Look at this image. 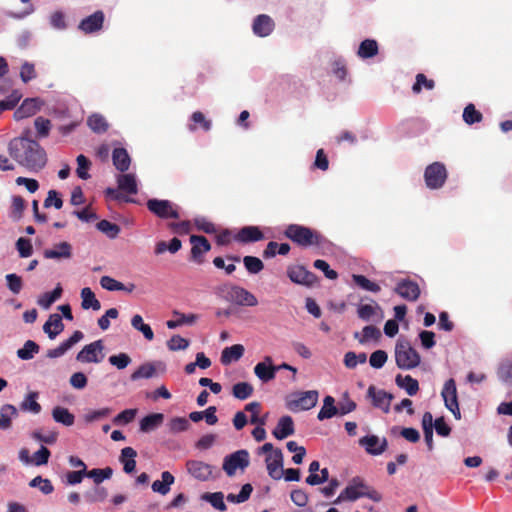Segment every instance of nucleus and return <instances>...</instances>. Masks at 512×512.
Returning <instances> with one entry per match:
<instances>
[{
  "label": "nucleus",
  "instance_id": "obj_1",
  "mask_svg": "<svg viewBox=\"0 0 512 512\" xmlns=\"http://www.w3.org/2000/svg\"><path fill=\"white\" fill-rule=\"evenodd\" d=\"M10 156L31 172H39L47 163V155L40 144L26 137H16L8 144Z\"/></svg>",
  "mask_w": 512,
  "mask_h": 512
},
{
  "label": "nucleus",
  "instance_id": "obj_2",
  "mask_svg": "<svg viewBox=\"0 0 512 512\" xmlns=\"http://www.w3.org/2000/svg\"><path fill=\"white\" fill-rule=\"evenodd\" d=\"M215 294L224 300L239 306H256L257 298L243 287L233 284H222L216 287Z\"/></svg>",
  "mask_w": 512,
  "mask_h": 512
},
{
  "label": "nucleus",
  "instance_id": "obj_3",
  "mask_svg": "<svg viewBox=\"0 0 512 512\" xmlns=\"http://www.w3.org/2000/svg\"><path fill=\"white\" fill-rule=\"evenodd\" d=\"M395 361L400 369L411 370L420 364L421 357L408 341H398L395 346Z\"/></svg>",
  "mask_w": 512,
  "mask_h": 512
},
{
  "label": "nucleus",
  "instance_id": "obj_4",
  "mask_svg": "<svg viewBox=\"0 0 512 512\" xmlns=\"http://www.w3.org/2000/svg\"><path fill=\"white\" fill-rule=\"evenodd\" d=\"M285 235L301 246L319 245L322 237L308 227L291 224L287 227Z\"/></svg>",
  "mask_w": 512,
  "mask_h": 512
},
{
  "label": "nucleus",
  "instance_id": "obj_5",
  "mask_svg": "<svg viewBox=\"0 0 512 512\" xmlns=\"http://www.w3.org/2000/svg\"><path fill=\"white\" fill-rule=\"evenodd\" d=\"M318 397L319 393L316 390L299 392L292 395L287 407L293 412L310 410L316 406Z\"/></svg>",
  "mask_w": 512,
  "mask_h": 512
},
{
  "label": "nucleus",
  "instance_id": "obj_6",
  "mask_svg": "<svg viewBox=\"0 0 512 512\" xmlns=\"http://www.w3.org/2000/svg\"><path fill=\"white\" fill-rule=\"evenodd\" d=\"M103 351V341L96 340L85 345L76 355V360L81 363H100L105 357Z\"/></svg>",
  "mask_w": 512,
  "mask_h": 512
},
{
  "label": "nucleus",
  "instance_id": "obj_7",
  "mask_svg": "<svg viewBox=\"0 0 512 512\" xmlns=\"http://www.w3.org/2000/svg\"><path fill=\"white\" fill-rule=\"evenodd\" d=\"M147 208L162 219H178L180 217L177 206L169 200L149 199L147 201Z\"/></svg>",
  "mask_w": 512,
  "mask_h": 512
},
{
  "label": "nucleus",
  "instance_id": "obj_8",
  "mask_svg": "<svg viewBox=\"0 0 512 512\" xmlns=\"http://www.w3.org/2000/svg\"><path fill=\"white\" fill-rule=\"evenodd\" d=\"M424 178L428 188L438 189L442 187L447 178L445 166L440 162L430 164L425 169Z\"/></svg>",
  "mask_w": 512,
  "mask_h": 512
},
{
  "label": "nucleus",
  "instance_id": "obj_9",
  "mask_svg": "<svg viewBox=\"0 0 512 512\" xmlns=\"http://www.w3.org/2000/svg\"><path fill=\"white\" fill-rule=\"evenodd\" d=\"M249 465V453L238 450L224 458L223 470L228 476H233L237 469L244 470Z\"/></svg>",
  "mask_w": 512,
  "mask_h": 512
},
{
  "label": "nucleus",
  "instance_id": "obj_10",
  "mask_svg": "<svg viewBox=\"0 0 512 512\" xmlns=\"http://www.w3.org/2000/svg\"><path fill=\"white\" fill-rule=\"evenodd\" d=\"M366 485L367 484L360 478H353L333 503L339 504L346 500L356 501L357 499L364 497Z\"/></svg>",
  "mask_w": 512,
  "mask_h": 512
},
{
  "label": "nucleus",
  "instance_id": "obj_11",
  "mask_svg": "<svg viewBox=\"0 0 512 512\" xmlns=\"http://www.w3.org/2000/svg\"><path fill=\"white\" fill-rule=\"evenodd\" d=\"M265 462L269 476L274 480H280L284 475L282 451L276 449L268 454Z\"/></svg>",
  "mask_w": 512,
  "mask_h": 512
},
{
  "label": "nucleus",
  "instance_id": "obj_12",
  "mask_svg": "<svg viewBox=\"0 0 512 512\" xmlns=\"http://www.w3.org/2000/svg\"><path fill=\"white\" fill-rule=\"evenodd\" d=\"M287 275L292 282L300 285L312 286L316 281L315 274L301 265L289 267Z\"/></svg>",
  "mask_w": 512,
  "mask_h": 512
},
{
  "label": "nucleus",
  "instance_id": "obj_13",
  "mask_svg": "<svg viewBox=\"0 0 512 512\" xmlns=\"http://www.w3.org/2000/svg\"><path fill=\"white\" fill-rule=\"evenodd\" d=\"M187 472L199 481L208 480L213 472V467L205 462L198 460H188L186 462Z\"/></svg>",
  "mask_w": 512,
  "mask_h": 512
},
{
  "label": "nucleus",
  "instance_id": "obj_14",
  "mask_svg": "<svg viewBox=\"0 0 512 512\" xmlns=\"http://www.w3.org/2000/svg\"><path fill=\"white\" fill-rule=\"evenodd\" d=\"M359 444L371 455H380L387 448L386 438H379L376 435H367L362 437Z\"/></svg>",
  "mask_w": 512,
  "mask_h": 512
},
{
  "label": "nucleus",
  "instance_id": "obj_15",
  "mask_svg": "<svg viewBox=\"0 0 512 512\" xmlns=\"http://www.w3.org/2000/svg\"><path fill=\"white\" fill-rule=\"evenodd\" d=\"M254 374L263 383L272 381L276 377L275 365L270 356H266L262 362H259L254 367Z\"/></svg>",
  "mask_w": 512,
  "mask_h": 512
},
{
  "label": "nucleus",
  "instance_id": "obj_16",
  "mask_svg": "<svg viewBox=\"0 0 512 512\" xmlns=\"http://www.w3.org/2000/svg\"><path fill=\"white\" fill-rule=\"evenodd\" d=\"M367 395L372 400L373 406L381 409L384 413L390 411V403L392 395L384 390H378L374 386H370L367 391Z\"/></svg>",
  "mask_w": 512,
  "mask_h": 512
},
{
  "label": "nucleus",
  "instance_id": "obj_17",
  "mask_svg": "<svg viewBox=\"0 0 512 512\" xmlns=\"http://www.w3.org/2000/svg\"><path fill=\"white\" fill-rule=\"evenodd\" d=\"M43 256L46 259H54L57 261L68 260L72 257V246L66 241L59 242L52 248L45 249Z\"/></svg>",
  "mask_w": 512,
  "mask_h": 512
},
{
  "label": "nucleus",
  "instance_id": "obj_18",
  "mask_svg": "<svg viewBox=\"0 0 512 512\" xmlns=\"http://www.w3.org/2000/svg\"><path fill=\"white\" fill-rule=\"evenodd\" d=\"M104 23V13L100 10L84 18L79 23L78 28L85 34L97 32L102 29Z\"/></svg>",
  "mask_w": 512,
  "mask_h": 512
},
{
  "label": "nucleus",
  "instance_id": "obj_19",
  "mask_svg": "<svg viewBox=\"0 0 512 512\" xmlns=\"http://www.w3.org/2000/svg\"><path fill=\"white\" fill-rule=\"evenodd\" d=\"M42 102L39 98H25L21 105L14 112V118L16 120H22L24 118L33 116L40 109Z\"/></svg>",
  "mask_w": 512,
  "mask_h": 512
},
{
  "label": "nucleus",
  "instance_id": "obj_20",
  "mask_svg": "<svg viewBox=\"0 0 512 512\" xmlns=\"http://www.w3.org/2000/svg\"><path fill=\"white\" fill-rule=\"evenodd\" d=\"M395 292L407 301H416L420 295V288L412 280H402L397 284Z\"/></svg>",
  "mask_w": 512,
  "mask_h": 512
},
{
  "label": "nucleus",
  "instance_id": "obj_21",
  "mask_svg": "<svg viewBox=\"0 0 512 512\" xmlns=\"http://www.w3.org/2000/svg\"><path fill=\"white\" fill-rule=\"evenodd\" d=\"M274 21L266 14L258 15L253 22V32L259 37H266L271 34L274 29Z\"/></svg>",
  "mask_w": 512,
  "mask_h": 512
},
{
  "label": "nucleus",
  "instance_id": "obj_22",
  "mask_svg": "<svg viewBox=\"0 0 512 512\" xmlns=\"http://www.w3.org/2000/svg\"><path fill=\"white\" fill-rule=\"evenodd\" d=\"M294 432H295V429H294L293 419L290 416L286 415V416H282L279 419L277 426L273 430V435L276 439L283 440V439L287 438L288 436L293 435Z\"/></svg>",
  "mask_w": 512,
  "mask_h": 512
},
{
  "label": "nucleus",
  "instance_id": "obj_23",
  "mask_svg": "<svg viewBox=\"0 0 512 512\" xmlns=\"http://www.w3.org/2000/svg\"><path fill=\"white\" fill-rule=\"evenodd\" d=\"M64 329L62 317L59 314H51L43 325V331L50 339H54Z\"/></svg>",
  "mask_w": 512,
  "mask_h": 512
},
{
  "label": "nucleus",
  "instance_id": "obj_24",
  "mask_svg": "<svg viewBox=\"0 0 512 512\" xmlns=\"http://www.w3.org/2000/svg\"><path fill=\"white\" fill-rule=\"evenodd\" d=\"M18 417V410L12 404H4L0 408V429L9 430L13 419Z\"/></svg>",
  "mask_w": 512,
  "mask_h": 512
},
{
  "label": "nucleus",
  "instance_id": "obj_25",
  "mask_svg": "<svg viewBox=\"0 0 512 512\" xmlns=\"http://www.w3.org/2000/svg\"><path fill=\"white\" fill-rule=\"evenodd\" d=\"M175 478L169 471H164L161 474V480H155L151 488L153 492L161 495H166L170 492L171 485L174 483Z\"/></svg>",
  "mask_w": 512,
  "mask_h": 512
},
{
  "label": "nucleus",
  "instance_id": "obj_26",
  "mask_svg": "<svg viewBox=\"0 0 512 512\" xmlns=\"http://www.w3.org/2000/svg\"><path fill=\"white\" fill-rule=\"evenodd\" d=\"M118 188L128 194L134 195L138 192L137 179L132 173L121 174L117 177Z\"/></svg>",
  "mask_w": 512,
  "mask_h": 512
},
{
  "label": "nucleus",
  "instance_id": "obj_27",
  "mask_svg": "<svg viewBox=\"0 0 512 512\" xmlns=\"http://www.w3.org/2000/svg\"><path fill=\"white\" fill-rule=\"evenodd\" d=\"M137 452L132 447H125L121 450L120 462L123 464V470L127 474L135 471Z\"/></svg>",
  "mask_w": 512,
  "mask_h": 512
},
{
  "label": "nucleus",
  "instance_id": "obj_28",
  "mask_svg": "<svg viewBox=\"0 0 512 512\" xmlns=\"http://www.w3.org/2000/svg\"><path fill=\"white\" fill-rule=\"evenodd\" d=\"M113 164L117 170L125 172L129 169L131 159L124 148H115L112 153Z\"/></svg>",
  "mask_w": 512,
  "mask_h": 512
},
{
  "label": "nucleus",
  "instance_id": "obj_29",
  "mask_svg": "<svg viewBox=\"0 0 512 512\" xmlns=\"http://www.w3.org/2000/svg\"><path fill=\"white\" fill-rule=\"evenodd\" d=\"M244 354V347L241 344H235L224 348L221 354V363L228 365L233 361H238Z\"/></svg>",
  "mask_w": 512,
  "mask_h": 512
},
{
  "label": "nucleus",
  "instance_id": "obj_30",
  "mask_svg": "<svg viewBox=\"0 0 512 512\" xmlns=\"http://www.w3.org/2000/svg\"><path fill=\"white\" fill-rule=\"evenodd\" d=\"M39 397L38 392H29L20 403V409L24 412H30L32 414H39L41 412V405L37 402Z\"/></svg>",
  "mask_w": 512,
  "mask_h": 512
},
{
  "label": "nucleus",
  "instance_id": "obj_31",
  "mask_svg": "<svg viewBox=\"0 0 512 512\" xmlns=\"http://www.w3.org/2000/svg\"><path fill=\"white\" fill-rule=\"evenodd\" d=\"M263 238V233L256 226L243 227L237 235V239L244 243L260 241Z\"/></svg>",
  "mask_w": 512,
  "mask_h": 512
},
{
  "label": "nucleus",
  "instance_id": "obj_32",
  "mask_svg": "<svg viewBox=\"0 0 512 512\" xmlns=\"http://www.w3.org/2000/svg\"><path fill=\"white\" fill-rule=\"evenodd\" d=\"M81 306L84 310L92 309L94 311H98L101 309V303L96 298L94 292L89 288L85 287L81 290Z\"/></svg>",
  "mask_w": 512,
  "mask_h": 512
},
{
  "label": "nucleus",
  "instance_id": "obj_33",
  "mask_svg": "<svg viewBox=\"0 0 512 512\" xmlns=\"http://www.w3.org/2000/svg\"><path fill=\"white\" fill-rule=\"evenodd\" d=\"M441 395L443 397L445 407H449L458 403L457 389L454 379L451 378L445 382Z\"/></svg>",
  "mask_w": 512,
  "mask_h": 512
},
{
  "label": "nucleus",
  "instance_id": "obj_34",
  "mask_svg": "<svg viewBox=\"0 0 512 512\" xmlns=\"http://www.w3.org/2000/svg\"><path fill=\"white\" fill-rule=\"evenodd\" d=\"M379 52V46L374 39L363 40L358 48L357 55L362 59H368L376 56Z\"/></svg>",
  "mask_w": 512,
  "mask_h": 512
},
{
  "label": "nucleus",
  "instance_id": "obj_35",
  "mask_svg": "<svg viewBox=\"0 0 512 512\" xmlns=\"http://www.w3.org/2000/svg\"><path fill=\"white\" fill-rule=\"evenodd\" d=\"M398 387L404 389L409 396H414L419 390L418 381L410 375L402 376L398 374L395 378Z\"/></svg>",
  "mask_w": 512,
  "mask_h": 512
},
{
  "label": "nucleus",
  "instance_id": "obj_36",
  "mask_svg": "<svg viewBox=\"0 0 512 512\" xmlns=\"http://www.w3.org/2000/svg\"><path fill=\"white\" fill-rule=\"evenodd\" d=\"M52 417L55 422L67 427L72 426L75 422V416L67 408L61 406L53 408Z\"/></svg>",
  "mask_w": 512,
  "mask_h": 512
},
{
  "label": "nucleus",
  "instance_id": "obj_37",
  "mask_svg": "<svg viewBox=\"0 0 512 512\" xmlns=\"http://www.w3.org/2000/svg\"><path fill=\"white\" fill-rule=\"evenodd\" d=\"M338 413V408L335 406V399L332 396H326L323 400V406L317 415V419L323 421L334 417Z\"/></svg>",
  "mask_w": 512,
  "mask_h": 512
},
{
  "label": "nucleus",
  "instance_id": "obj_38",
  "mask_svg": "<svg viewBox=\"0 0 512 512\" xmlns=\"http://www.w3.org/2000/svg\"><path fill=\"white\" fill-rule=\"evenodd\" d=\"M170 434L186 432L191 428L190 421L185 417H172L166 424Z\"/></svg>",
  "mask_w": 512,
  "mask_h": 512
},
{
  "label": "nucleus",
  "instance_id": "obj_39",
  "mask_svg": "<svg viewBox=\"0 0 512 512\" xmlns=\"http://www.w3.org/2000/svg\"><path fill=\"white\" fill-rule=\"evenodd\" d=\"M190 242L192 244L191 254L193 258H197L211 249L210 243L204 236L192 235Z\"/></svg>",
  "mask_w": 512,
  "mask_h": 512
},
{
  "label": "nucleus",
  "instance_id": "obj_40",
  "mask_svg": "<svg viewBox=\"0 0 512 512\" xmlns=\"http://www.w3.org/2000/svg\"><path fill=\"white\" fill-rule=\"evenodd\" d=\"M62 291L61 285L57 284L52 292H46L40 295L37 304L45 310L49 309L51 305L61 297Z\"/></svg>",
  "mask_w": 512,
  "mask_h": 512
},
{
  "label": "nucleus",
  "instance_id": "obj_41",
  "mask_svg": "<svg viewBox=\"0 0 512 512\" xmlns=\"http://www.w3.org/2000/svg\"><path fill=\"white\" fill-rule=\"evenodd\" d=\"M164 420L162 413H153L145 416L140 421V430L142 432H149L159 427Z\"/></svg>",
  "mask_w": 512,
  "mask_h": 512
},
{
  "label": "nucleus",
  "instance_id": "obj_42",
  "mask_svg": "<svg viewBox=\"0 0 512 512\" xmlns=\"http://www.w3.org/2000/svg\"><path fill=\"white\" fill-rule=\"evenodd\" d=\"M156 374V365L153 363H144L137 370H135L130 378L132 381H137L139 379H150L154 377Z\"/></svg>",
  "mask_w": 512,
  "mask_h": 512
},
{
  "label": "nucleus",
  "instance_id": "obj_43",
  "mask_svg": "<svg viewBox=\"0 0 512 512\" xmlns=\"http://www.w3.org/2000/svg\"><path fill=\"white\" fill-rule=\"evenodd\" d=\"M132 327L141 332L144 338L148 341L154 339V333L151 327L148 324H145L141 315L136 314L131 318Z\"/></svg>",
  "mask_w": 512,
  "mask_h": 512
},
{
  "label": "nucleus",
  "instance_id": "obj_44",
  "mask_svg": "<svg viewBox=\"0 0 512 512\" xmlns=\"http://www.w3.org/2000/svg\"><path fill=\"white\" fill-rule=\"evenodd\" d=\"M39 349V345L36 342L27 340L23 347L17 350V356L21 360H31L39 352Z\"/></svg>",
  "mask_w": 512,
  "mask_h": 512
},
{
  "label": "nucleus",
  "instance_id": "obj_45",
  "mask_svg": "<svg viewBox=\"0 0 512 512\" xmlns=\"http://www.w3.org/2000/svg\"><path fill=\"white\" fill-rule=\"evenodd\" d=\"M381 308L378 304H363L358 307V317L364 321H369L372 317L381 314Z\"/></svg>",
  "mask_w": 512,
  "mask_h": 512
},
{
  "label": "nucleus",
  "instance_id": "obj_46",
  "mask_svg": "<svg viewBox=\"0 0 512 512\" xmlns=\"http://www.w3.org/2000/svg\"><path fill=\"white\" fill-rule=\"evenodd\" d=\"M381 333L379 331V329H377L376 327L374 326H365L362 330V333L360 334L359 332H356L354 334V337L356 339H358V341L361 343V344H364L370 340H376L380 337Z\"/></svg>",
  "mask_w": 512,
  "mask_h": 512
},
{
  "label": "nucleus",
  "instance_id": "obj_47",
  "mask_svg": "<svg viewBox=\"0 0 512 512\" xmlns=\"http://www.w3.org/2000/svg\"><path fill=\"white\" fill-rule=\"evenodd\" d=\"M111 413V409L110 408H101V409H98V410H87L85 412V414L83 415V421L86 423V424H91V423H94V422H97V421H100L104 418H106L109 414Z\"/></svg>",
  "mask_w": 512,
  "mask_h": 512
},
{
  "label": "nucleus",
  "instance_id": "obj_48",
  "mask_svg": "<svg viewBox=\"0 0 512 512\" xmlns=\"http://www.w3.org/2000/svg\"><path fill=\"white\" fill-rule=\"evenodd\" d=\"M253 386L248 382H239L233 386L232 394L239 400H245L253 394Z\"/></svg>",
  "mask_w": 512,
  "mask_h": 512
},
{
  "label": "nucleus",
  "instance_id": "obj_49",
  "mask_svg": "<svg viewBox=\"0 0 512 512\" xmlns=\"http://www.w3.org/2000/svg\"><path fill=\"white\" fill-rule=\"evenodd\" d=\"M107 496V490L99 485L94 486L91 490L85 492L84 494L85 500L90 503L102 502L106 499Z\"/></svg>",
  "mask_w": 512,
  "mask_h": 512
},
{
  "label": "nucleus",
  "instance_id": "obj_50",
  "mask_svg": "<svg viewBox=\"0 0 512 512\" xmlns=\"http://www.w3.org/2000/svg\"><path fill=\"white\" fill-rule=\"evenodd\" d=\"M422 87L430 91L435 87V81L428 79L423 73H418L416 75V81L412 86L413 93L419 94L422 91Z\"/></svg>",
  "mask_w": 512,
  "mask_h": 512
},
{
  "label": "nucleus",
  "instance_id": "obj_51",
  "mask_svg": "<svg viewBox=\"0 0 512 512\" xmlns=\"http://www.w3.org/2000/svg\"><path fill=\"white\" fill-rule=\"evenodd\" d=\"M113 474V470L110 467L104 469L95 468L87 471V477L93 479L96 485H99L104 480L110 479Z\"/></svg>",
  "mask_w": 512,
  "mask_h": 512
},
{
  "label": "nucleus",
  "instance_id": "obj_52",
  "mask_svg": "<svg viewBox=\"0 0 512 512\" xmlns=\"http://www.w3.org/2000/svg\"><path fill=\"white\" fill-rule=\"evenodd\" d=\"M367 361L366 353L356 354L349 351L344 355V364L349 369H354L358 364H364Z\"/></svg>",
  "mask_w": 512,
  "mask_h": 512
},
{
  "label": "nucleus",
  "instance_id": "obj_53",
  "mask_svg": "<svg viewBox=\"0 0 512 512\" xmlns=\"http://www.w3.org/2000/svg\"><path fill=\"white\" fill-rule=\"evenodd\" d=\"M202 499L209 502L215 509L219 511H225L227 509L224 503V496L221 492L205 493Z\"/></svg>",
  "mask_w": 512,
  "mask_h": 512
},
{
  "label": "nucleus",
  "instance_id": "obj_54",
  "mask_svg": "<svg viewBox=\"0 0 512 512\" xmlns=\"http://www.w3.org/2000/svg\"><path fill=\"white\" fill-rule=\"evenodd\" d=\"M87 124L96 133H103L108 128L105 118L99 114L91 115L87 120Z\"/></svg>",
  "mask_w": 512,
  "mask_h": 512
},
{
  "label": "nucleus",
  "instance_id": "obj_55",
  "mask_svg": "<svg viewBox=\"0 0 512 512\" xmlns=\"http://www.w3.org/2000/svg\"><path fill=\"white\" fill-rule=\"evenodd\" d=\"M260 408H261V405L259 402H250L245 406V410L252 413V415L250 417V422L252 424L264 426L266 423V416L259 417Z\"/></svg>",
  "mask_w": 512,
  "mask_h": 512
},
{
  "label": "nucleus",
  "instance_id": "obj_56",
  "mask_svg": "<svg viewBox=\"0 0 512 512\" xmlns=\"http://www.w3.org/2000/svg\"><path fill=\"white\" fill-rule=\"evenodd\" d=\"M97 229L106 234L111 239L116 238L120 232V227L108 220H101L98 222Z\"/></svg>",
  "mask_w": 512,
  "mask_h": 512
},
{
  "label": "nucleus",
  "instance_id": "obj_57",
  "mask_svg": "<svg viewBox=\"0 0 512 512\" xmlns=\"http://www.w3.org/2000/svg\"><path fill=\"white\" fill-rule=\"evenodd\" d=\"M352 278H353V281L355 282V284H357L363 290L374 292V293H377L380 291V286L377 283L370 281L368 278H366L363 275L354 274L352 276Z\"/></svg>",
  "mask_w": 512,
  "mask_h": 512
},
{
  "label": "nucleus",
  "instance_id": "obj_58",
  "mask_svg": "<svg viewBox=\"0 0 512 512\" xmlns=\"http://www.w3.org/2000/svg\"><path fill=\"white\" fill-rule=\"evenodd\" d=\"M463 120L471 125L482 120V114L476 110L473 104H468L463 111Z\"/></svg>",
  "mask_w": 512,
  "mask_h": 512
},
{
  "label": "nucleus",
  "instance_id": "obj_59",
  "mask_svg": "<svg viewBox=\"0 0 512 512\" xmlns=\"http://www.w3.org/2000/svg\"><path fill=\"white\" fill-rule=\"evenodd\" d=\"M76 161L78 165L76 169L77 176L83 180L89 179L90 174L88 173V169L90 168V161L82 154L77 156Z\"/></svg>",
  "mask_w": 512,
  "mask_h": 512
},
{
  "label": "nucleus",
  "instance_id": "obj_60",
  "mask_svg": "<svg viewBox=\"0 0 512 512\" xmlns=\"http://www.w3.org/2000/svg\"><path fill=\"white\" fill-rule=\"evenodd\" d=\"M243 263L247 271L252 274L259 273L264 267L263 262L254 256H245Z\"/></svg>",
  "mask_w": 512,
  "mask_h": 512
},
{
  "label": "nucleus",
  "instance_id": "obj_61",
  "mask_svg": "<svg viewBox=\"0 0 512 512\" xmlns=\"http://www.w3.org/2000/svg\"><path fill=\"white\" fill-rule=\"evenodd\" d=\"M29 485L31 487H38L45 495L52 493L54 490L51 481L49 479H44L41 476L33 478Z\"/></svg>",
  "mask_w": 512,
  "mask_h": 512
},
{
  "label": "nucleus",
  "instance_id": "obj_62",
  "mask_svg": "<svg viewBox=\"0 0 512 512\" xmlns=\"http://www.w3.org/2000/svg\"><path fill=\"white\" fill-rule=\"evenodd\" d=\"M167 347L171 351L185 350L189 347V341L180 335H173L167 341Z\"/></svg>",
  "mask_w": 512,
  "mask_h": 512
},
{
  "label": "nucleus",
  "instance_id": "obj_63",
  "mask_svg": "<svg viewBox=\"0 0 512 512\" xmlns=\"http://www.w3.org/2000/svg\"><path fill=\"white\" fill-rule=\"evenodd\" d=\"M387 359L388 355L384 350H376L370 355L369 363L371 367L380 369L385 365Z\"/></svg>",
  "mask_w": 512,
  "mask_h": 512
},
{
  "label": "nucleus",
  "instance_id": "obj_64",
  "mask_svg": "<svg viewBox=\"0 0 512 512\" xmlns=\"http://www.w3.org/2000/svg\"><path fill=\"white\" fill-rule=\"evenodd\" d=\"M498 376L501 381L512 384V361H505L500 365Z\"/></svg>",
  "mask_w": 512,
  "mask_h": 512
}]
</instances>
